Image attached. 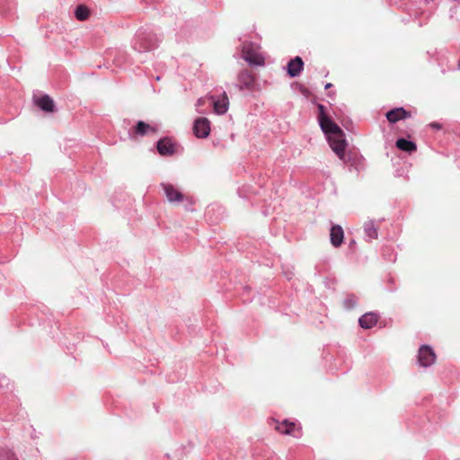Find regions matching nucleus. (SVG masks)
Masks as SVG:
<instances>
[{"label": "nucleus", "mask_w": 460, "mask_h": 460, "mask_svg": "<svg viewBox=\"0 0 460 460\" xmlns=\"http://www.w3.org/2000/svg\"><path fill=\"white\" fill-rule=\"evenodd\" d=\"M162 187L169 202L179 204L187 201L189 204H194V199L191 196L181 192L173 185L162 183Z\"/></svg>", "instance_id": "f257e3e1"}, {"label": "nucleus", "mask_w": 460, "mask_h": 460, "mask_svg": "<svg viewBox=\"0 0 460 460\" xmlns=\"http://www.w3.org/2000/svg\"><path fill=\"white\" fill-rule=\"evenodd\" d=\"M344 132L336 133L328 137V141L332 151L341 158L343 159L347 143L345 140Z\"/></svg>", "instance_id": "f03ea898"}, {"label": "nucleus", "mask_w": 460, "mask_h": 460, "mask_svg": "<svg viewBox=\"0 0 460 460\" xmlns=\"http://www.w3.org/2000/svg\"><path fill=\"white\" fill-rule=\"evenodd\" d=\"M435 360L436 354L429 346L422 345L419 349L418 362L420 367H428L434 364Z\"/></svg>", "instance_id": "7ed1b4c3"}, {"label": "nucleus", "mask_w": 460, "mask_h": 460, "mask_svg": "<svg viewBox=\"0 0 460 460\" xmlns=\"http://www.w3.org/2000/svg\"><path fill=\"white\" fill-rule=\"evenodd\" d=\"M243 58L252 65L261 66L264 64V58L252 49L251 43H244L242 49Z\"/></svg>", "instance_id": "20e7f679"}, {"label": "nucleus", "mask_w": 460, "mask_h": 460, "mask_svg": "<svg viewBox=\"0 0 460 460\" xmlns=\"http://www.w3.org/2000/svg\"><path fill=\"white\" fill-rule=\"evenodd\" d=\"M193 133L199 138H205L210 133V121L207 118H199L194 121Z\"/></svg>", "instance_id": "39448f33"}, {"label": "nucleus", "mask_w": 460, "mask_h": 460, "mask_svg": "<svg viewBox=\"0 0 460 460\" xmlns=\"http://www.w3.org/2000/svg\"><path fill=\"white\" fill-rule=\"evenodd\" d=\"M319 124L325 134L332 136L336 133H341V128L329 117H323L322 119H319Z\"/></svg>", "instance_id": "423d86ee"}, {"label": "nucleus", "mask_w": 460, "mask_h": 460, "mask_svg": "<svg viewBox=\"0 0 460 460\" xmlns=\"http://www.w3.org/2000/svg\"><path fill=\"white\" fill-rule=\"evenodd\" d=\"M386 119L390 123H396L401 119H404L411 117V112L407 111L403 108H395L389 111L386 113Z\"/></svg>", "instance_id": "0eeeda50"}, {"label": "nucleus", "mask_w": 460, "mask_h": 460, "mask_svg": "<svg viewBox=\"0 0 460 460\" xmlns=\"http://www.w3.org/2000/svg\"><path fill=\"white\" fill-rule=\"evenodd\" d=\"M157 151L161 155H172L175 153V146L170 138L164 137L157 142Z\"/></svg>", "instance_id": "6e6552de"}, {"label": "nucleus", "mask_w": 460, "mask_h": 460, "mask_svg": "<svg viewBox=\"0 0 460 460\" xmlns=\"http://www.w3.org/2000/svg\"><path fill=\"white\" fill-rule=\"evenodd\" d=\"M288 74L291 77L297 76L304 68V62L300 57L292 58L287 66Z\"/></svg>", "instance_id": "1a4fd4ad"}, {"label": "nucleus", "mask_w": 460, "mask_h": 460, "mask_svg": "<svg viewBox=\"0 0 460 460\" xmlns=\"http://www.w3.org/2000/svg\"><path fill=\"white\" fill-rule=\"evenodd\" d=\"M276 429L282 434L292 435L294 437L300 436V431L296 430V424L294 422H289L288 420H284L281 423H279L276 426Z\"/></svg>", "instance_id": "9d476101"}, {"label": "nucleus", "mask_w": 460, "mask_h": 460, "mask_svg": "<svg viewBox=\"0 0 460 460\" xmlns=\"http://www.w3.org/2000/svg\"><path fill=\"white\" fill-rule=\"evenodd\" d=\"M254 75L252 71L244 69L240 72L238 75V81L241 84V88L245 87L250 89L254 84Z\"/></svg>", "instance_id": "9b49d317"}, {"label": "nucleus", "mask_w": 460, "mask_h": 460, "mask_svg": "<svg viewBox=\"0 0 460 460\" xmlns=\"http://www.w3.org/2000/svg\"><path fill=\"white\" fill-rule=\"evenodd\" d=\"M378 317L376 314L367 313L363 314L359 319V325L364 329H370L376 324Z\"/></svg>", "instance_id": "f8f14e48"}, {"label": "nucleus", "mask_w": 460, "mask_h": 460, "mask_svg": "<svg viewBox=\"0 0 460 460\" xmlns=\"http://www.w3.org/2000/svg\"><path fill=\"white\" fill-rule=\"evenodd\" d=\"M36 104L44 111H54V102L49 95H44L41 98L36 100Z\"/></svg>", "instance_id": "ddd939ff"}, {"label": "nucleus", "mask_w": 460, "mask_h": 460, "mask_svg": "<svg viewBox=\"0 0 460 460\" xmlns=\"http://www.w3.org/2000/svg\"><path fill=\"white\" fill-rule=\"evenodd\" d=\"M228 99L226 93L222 100L213 102L214 111L217 114H225L228 110Z\"/></svg>", "instance_id": "4468645a"}, {"label": "nucleus", "mask_w": 460, "mask_h": 460, "mask_svg": "<svg viewBox=\"0 0 460 460\" xmlns=\"http://www.w3.org/2000/svg\"><path fill=\"white\" fill-rule=\"evenodd\" d=\"M134 132L137 135L145 136L149 132L155 133L156 130L154 127L150 126L149 124L144 121H138L135 127Z\"/></svg>", "instance_id": "2eb2a0df"}, {"label": "nucleus", "mask_w": 460, "mask_h": 460, "mask_svg": "<svg viewBox=\"0 0 460 460\" xmlns=\"http://www.w3.org/2000/svg\"><path fill=\"white\" fill-rule=\"evenodd\" d=\"M396 146L399 149L405 151V152H409V153H411V152H414L417 150L416 144L411 141H409L405 138H399L396 141Z\"/></svg>", "instance_id": "dca6fc26"}, {"label": "nucleus", "mask_w": 460, "mask_h": 460, "mask_svg": "<svg viewBox=\"0 0 460 460\" xmlns=\"http://www.w3.org/2000/svg\"><path fill=\"white\" fill-rule=\"evenodd\" d=\"M90 14L89 9L84 5H78L75 9V15L79 21H85Z\"/></svg>", "instance_id": "f3484780"}, {"label": "nucleus", "mask_w": 460, "mask_h": 460, "mask_svg": "<svg viewBox=\"0 0 460 460\" xmlns=\"http://www.w3.org/2000/svg\"><path fill=\"white\" fill-rule=\"evenodd\" d=\"M344 232H331V243L333 246H340L344 239Z\"/></svg>", "instance_id": "a211bd4d"}, {"label": "nucleus", "mask_w": 460, "mask_h": 460, "mask_svg": "<svg viewBox=\"0 0 460 460\" xmlns=\"http://www.w3.org/2000/svg\"><path fill=\"white\" fill-rule=\"evenodd\" d=\"M0 460H17L13 452L9 449L0 451Z\"/></svg>", "instance_id": "6ab92c4d"}, {"label": "nucleus", "mask_w": 460, "mask_h": 460, "mask_svg": "<svg viewBox=\"0 0 460 460\" xmlns=\"http://www.w3.org/2000/svg\"><path fill=\"white\" fill-rule=\"evenodd\" d=\"M357 301L355 296L349 295L344 300V306L348 309L353 308L357 305Z\"/></svg>", "instance_id": "aec40b11"}, {"label": "nucleus", "mask_w": 460, "mask_h": 460, "mask_svg": "<svg viewBox=\"0 0 460 460\" xmlns=\"http://www.w3.org/2000/svg\"><path fill=\"white\" fill-rule=\"evenodd\" d=\"M317 108L319 110V114H318V120L319 119H322L323 117H328L325 113V108L323 104H318L317 105Z\"/></svg>", "instance_id": "412c9836"}, {"label": "nucleus", "mask_w": 460, "mask_h": 460, "mask_svg": "<svg viewBox=\"0 0 460 460\" xmlns=\"http://www.w3.org/2000/svg\"><path fill=\"white\" fill-rule=\"evenodd\" d=\"M367 238L369 240L376 239L377 238V232H367Z\"/></svg>", "instance_id": "4be33fe9"}, {"label": "nucleus", "mask_w": 460, "mask_h": 460, "mask_svg": "<svg viewBox=\"0 0 460 460\" xmlns=\"http://www.w3.org/2000/svg\"><path fill=\"white\" fill-rule=\"evenodd\" d=\"M206 103V99L205 98H199L198 101H197V106H203L204 104Z\"/></svg>", "instance_id": "5701e85b"}, {"label": "nucleus", "mask_w": 460, "mask_h": 460, "mask_svg": "<svg viewBox=\"0 0 460 460\" xmlns=\"http://www.w3.org/2000/svg\"><path fill=\"white\" fill-rule=\"evenodd\" d=\"M330 230H335V231L342 230V227L339 225H333V226H332Z\"/></svg>", "instance_id": "b1692460"}, {"label": "nucleus", "mask_w": 460, "mask_h": 460, "mask_svg": "<svg viewBox=\"0 0 460 460\" xmlns=\"http://www.w3.org/2000/svg\"><path fill=\"white\" fill-rule=\"evenodd\" d=\"M332 86V84L331 83H328L325 84V89H329Z\"/></svg>", "instance_id": "393cba45"}]
</instances>
